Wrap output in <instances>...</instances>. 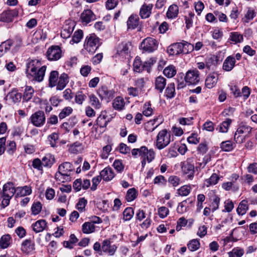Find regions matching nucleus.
<instances>
[{"instance_id": "1", "label": "nucleus", "mask_w": 257, "mask_h": 257, "mask_svg": "<svg viewBox=\"0 0 257 257\" xmlns=\"http://www.w3.org/2000/svg\"><path fill=\"white\" fill-rule=\"evenodd\" d=\"M46 66H41V62L37 59H30L26 64L27 77L33 81L41 82L43 80Z\"/></svg>"}, {"instance_id": "2", "label": "nucleus", "mask_w": 257, "mask_h": 257, "mask_svg": "<svg viewBox=\"0 0 257 257\" xmlns=\"http://www.w3.org/2000/svg\"><path fill=\"white\" fill-rule=\"evenodd\" d=\"M101 44L100 39L94 33H92L86 36L84 48L89 53L93 54Z\"/></svg>"}, {"instance_id": "3", "label": "nucleus", "mask_w": 257, "mask_h": 257, "mask_svg": "<svg viewBox=\"0 0 257 257\" xmlns=\"http://www.w3.org/2000/svg\"><path fill=\"white\" fill-rule=\"evenodd\" d=\"M171 132H168L166 129L160 131L157 137V148L162 150L167 146L171 142Z\"/></svg>"}, {"instance_id": "4", "label": "nucleus", "mask_w": 257, "mask_h": 257, "mask_svg": "<svg viewBox=\"0 0 257 257\" xmlns=\"http://www.w3.org/2000/svg\"><path fill=\"white\" fill-rule=\"evenodd\" d=\"M15 191L14 184L12 182H8L4 185L2 193L3 199L2 202L4 207L9 205L10 199L14 196Z\"/></svg>"}, {"instance_id": "5", "label": "nucleus", "mask_w": 257, "mask_h": 257, "mask_svg": "<svg viewBox=\"0 0 257 257\" xmlns=\"http://www.w3.org/2000/svg\"><path fill=\"white\" fill-rule=\"evenodd\" d=\"M181 171L185 177L192 180L195 173V167L192 159H187L185 161L181 163Z\"/></svg>"}, {"instance_id": "6", "label": "nucleus", "mask_w": 257, "mask_h": 257, "mask_svg": "<svg viewBox=\"0 0 257 257\" xmlns=\"http://www.w3.org/2000/svg\"><path fill=\"white\" fill-rule=\"evenodd\" d=\"M140 47L144 51L151 53L157 50L158 42L154 38L148 37L143 41L141 44Z\"/></svg>"}, {"instance_id": "7", "label": "nucleus", "mask_w": 257, "mask_h": 257, "mask_svg": "<svg viewBox=\"0 0 257 257\" xmlns=\"http://www.w3.org/2000/svg\"><path fill=\"white\" fill-rule=\"evenodd\" d=\"M31 122L36 127H41L46 122V117L44 112L38 110L32 114L30 117Z\"/></svg>"}, {"instance_id": "8", "label": "nucleus", "mask_w": 257, "mask_h": 257, "mask_svg": "<svg viewBox=\"0 0 257 257\" xmlns=\"http://www.w3.org/2000/svg\"><path fill=\"white\" fill-rule=\"evenodd\" d=\"M49 61H57L62 57V50L57 45H53L48 48L46 54Z\"/></svg>"}, {"instance_id": "9", "label": "nucleus", "mask_w": 257, "mask_h": 257, "mask_svg": "<svg viewBox=\"0 0 257 257\" xmlns=\"http://www.w3.org/2000/svg\"><path fill=\"white\" fill-rule=\"evenodd\" d=\"M200 73L197 69L188 71L184 77V79L189 85L196 84L200 80Z\"/></svg>"}, {"instance_id": "10", "label": "nucleus", "mask_w": 257, "mask_h": 257, "mask_svg": "<svg viewBox=\"0 0 257 257\" xmlns=\"http://www.w3.org/2000/svg\"><path fill=\"white\" fill-rule=\"evenodd\" d=\"M97 94L102 100L109 102L114 97V91L108 89L106 86H102L97 90Z\"/></svg>"}, {"instance_id": "11", "label": "nucleus", "mask_w": 257, "mask_h": 257, "mask_svg": "<svg viewBox=\"0 0 257 257\" xmlns=\"http://www.w3.org/2000/svg\"><path fill=\"white\" fill-rule=\"evenodd\" d=\"M139 156L142 159H147V162L150 163L154 159L155 153L153 150H148L146 146H142L140 148Z\"/></svg>"}, {"instance_id": "12", "label": "nucleus", "mask_w": 257, "mask_h": 257, "mask_svg": "<svg viewBox=\"0 0 257 257\" xmlns=\"http://www.w3.org/2000/svg\"><path fill=\"white\" fill-rule=\"evenodd\" d=\"M195 199L188 198L187 199L180 202L177 207V211L178 213L183 214L189 209V207L194 204Z\"/></svg>"}, {"instance_id": "13", "label": "nucleus", "mask_w": 257, "mask_h": 257, "mask_svg": "<svg viewBox=\"0 0 257 257\" xmlns=\"http://www.w3.org/2000/svg\"><path fill=\"white\" fill-rule=\"evenodd\" d=\"M222 59L217 55H211L205 59L206 67L209 70L213 69L216 66L220 64Z\"/></svg>"}, {"instance_id": "14", "label": "nucleus", "mask_w": 257, "mask_h": 257, "mask_svg": "<svg viewBox=\"0 0 257 257\" xmlns=\"http://www.w3.org/2000/svg\"><path fill=\"white\" fill-rule=\"evenodd\" d=\"M153 8V5L152 4H144L141 6L139 12V16L141 19H146L149 18L152 14Z\"/></svg>"}, {"instance_id": "15", "label": "nucleus", "mask_w": 257, "mask_h": 257, "mask_svg": "<svg viewBox=\"0 0 257 257\" xmlns=\"http://www.w3.org/2000/svg\"><path fill=\"white\" fill-rule=\"evenodd\" d=\"M117 246L115 244H111V242L108 239H105L102 243V251L109 255H112L114 254Z\"/></svg>"}, {"instance_id": "16", "label": "nucleus", "mask_w": 257, "mask_h": 257, "mask_svg": "<svg viewBox=\"0 0 257 257\" xmlns=\"http://www.w3.org/2000/svg\"><path fill=\"white\" fill-rule=\"evenodd\" d=\"M17 16L18 12L16 10L4 11L0 14V21L9 23L12 22L14 17Z\"/></svg>"}, {"instance_id": "17", "label": "nucleus", "mask_w": 257, "mask_h": 257, "mask_svg": "<svg viewBox=\"0 0 257 257\" xmlns=\"http://www.w3.org/2000/svg\"><path fill=\"white\" fill-rule=\"evenodd\" d=\"M22 95L21 93L18 92L16 89H13L9 92L5 97L6 100H10L11 102L16 103L21 101Z\"/></svg>"}, {"instance_id": "18", "label": "nucleus", "mask_w": 257, "mask_h": 257, "mask_svg": "<svg viewBox=\"0 0 257 257\" xmlns=\"http://www.w3.org/2000/svg\"><path fill=\"white\" fill-rule=\"evenodd\" d=\"M183 44L182 43H176L169 46L167 48V52L170 55H177L183 53Z\"/></svg>"}, {"instance_id": "19", "label": "nucleus", "mask_w": 257, "mask_h": 257, "mask_svg": "<svg viewBox=\"0 0 257 257\" xmlns=\"http://www.w3.org/2000/svg\"><path fill=\"white\" fill-rule=\"evenodd\" d=\"M140 24V19L138 15L132 14L128 18L126 22L127 28L128 30H134L137 28Z\"/></svg>"}, {"instance_id": "20", "label": "nucleus", "mask_w": 257, "mask_h": 257, "mask_svg": "<svg viewBox=\"0 0 257 257\" xmlns=\"http://www.w3.org/2000/svg\"><path fill=\"white\" fill-rule=\"evenodd\" d=\"M216 75L217 74L214 72L207 75L205 81V85L207 88L211 89L216 85L218 81V77Z\"/></svg>"}, {"instance_id": "21", "label": "nucleus", "mask_w": 257, "mask_h": 257, "mask_svg": "<svg viewBox=\"0 0 257 257\" xmlns=\"http://www.w3.org/2000/svg\"><path fill=\"white\" fill-rule=\"evenodd\" d=\"M58 170L62 174L70 176V173L74 170V168L71 163L66 162L59 165Z\"/></svg>"}, {"instance_id": "22", "label": "nucleus", "mask_w": 257, "mask_h": 257, "mask_svg": "<svg viewBox=\"0 0 257 257\" xmlns=\"http://www.w3.org/2000/svg\"><path fill=\"white\" fill-rule=\"evenodd\" d=\"M235 63V58L232 56H228L224 60L222 69L226 71H230L234 68Z\"/></svg>"}, {"instance_id": "23", "label": "nucleus", "mask_w": 257, "mask_h": 257, "mask_svg": "<svg viewBox=\"0 0 257 257\" xmlns=\"http://www.w3.org/2000/svg\"><path fill=\"white\" fill-rule=\"evenodd\" d=\"M35 249V243L31 239H26L22 243L21 250L23 252L29 253Z\"/></svg>"}, {"instance_id": "24", "label": "nucleus", "mask_w": 257, "mask_h": 257, "mask_svg": "<svg viewBox=\"0 0 257 257\" xmlns=\"http://www.w3.org/2000/svg\"><path fill=\"white\" fill-rule=\"evenodd\" d=\"M107 117L106 112H101L96 120V124L100 127H106L108 123L110 121L109 119Z\"/></svg>"}, {"instance_id": "25", "label": "nucleus", "mask_w": 257, "mask_h": 257, "mask_svg": "<svg viewBox=\"0 0 257 257\" xmlns=\"http://www.w3.org/2000/svg\"><path fill=\"white\" fill-rule=\"evenodd\" d=\"M100 175L105 181H110L114 177V172L110 167L105 168L100 172Z\"/></svg>"}, {"instance_id": "26", "label": "nucleus", "mask_w": 257, "mask_h": 257, "mask_svg": "<svg viewBox=\"0 0 257 257\" xmlns=\"http://www.w3.org/2000/svg\"><path fill=\"white\" fill-rule=\"evenodd\" d=\"M81 19L83 23L88 24L95 19L94 15L90 10H84L81 15Z\"/></svg>"}, {"instance_id": "27", "label": "nucleus", "mask_w": 257, "mask_h": 257, "mask_svg": "<svg viewBox=\"0 0 257 257\" xmlns=\"http://www.w3.org/2000/svg\"><path fill=\"white\" fill-rule=\"evenodd\" d=\"M166 85V79L163 76L157 77L155 81V89L159 91L162 92L165 86Z\"/></svg>"}, {"instance_id": "28", "label": "nucleus", "mask_w": 257, "mask_h": 257, "mask_svg": "<svg viewBox=\"0 0 257 257\" xmlns=\"http://www.w3.org/2000/svg\"><path fill=\"white\" fill-rule=\"evenodd\" d=\"M42 160L44 167L48 168H50L55 162L54 156L51 154H46Z\"/></svg>"}, {"instance_id": "29", "label": "nucleus", "mask_w": 257, "mask_h": 257, "mask_svg": "<svg viewBox=\"0 0 257 257\" xmlns=\"http://www.w3.org/2000/svg\"><path fill=\"white\" fill-rule=\"evenodd\" d=\"M178 13V7L176 5L173 4L169 7L166 16L168 19H173L177 17Z\"/></svg>"}, {"instance_id": "30", "label": "nucleus", "mask_w": 257, "mask_h": 257, "mask_svg": "<svg viewBox=\"0 0 257 257\" xmlns=\"http://www.w3.org/2000/svg\"><path fill=\"white\" fill-rule=\"evenodd\" d=\"M68 83V75L65 73H62L59 77L58 82L57 85V89L60 90L63 89Z\"/></svg>"}, {"instance_id": "31", "label": "nucleus", "mask_w": 257, "mask_h": 257, "mask_svg": "<svg viewBox=\"0 0 257 257\" xmlns=\"http://www.w3.org/2000/svg\"><path fill=\"white\" fill-rule=\"evenodd\" d=\"M12 242V238L9 234L3 235L0 238V247L2 249L8 248Z\"/></svg>"}, {"instance_id": "32", "label": "nucleus", "mask_w": 257, "mask_h": 257, "mask_svg": "<svg viewBox=\"0 0 257 257\" xmlns=\"http://www.w3.org/2000/svg\"><path fill=\"white\" fill-rule=\"evenodd\" d=\"M34 93V90L32 86H26L23 95L24 101L28 102L31 100Z\"/></svg>"}, {"instance_id": "33", "label": "nucleus", "mask_w": 257, "mask_h": 257, "mask_svg": "<svg viewBox=\"0 0 257 257\" xmlns=\"http://www.w3.org/2000/svg\"><path fill=\"white\" fill-rule=\"evenodd\" d=\"M59 78V73L57 71H52L51 72L49 78V85L51 87H53L57 85V82Z\"/></svg>"}, {"instance_id": "34", "label": "nucleus", "mask_w": 257, "mask_h": 257, "mask_svg": "<svg viewBox=\"0 0 257 257\" xmlns=\"http://www.w3.org/2000/svg\"><path fill=\"white\" fill-rule=\"evenodd\" d=\"M175 94V86L174 83H171L168 85L165 90V96L168 98H172Z\"/></svg>"}, {"instance_id": "35", "label": "nucleus", "mask_w": 257, "mask_h": 257, "mask_svg": "<svg viewBox=\"0 0 257 257\" xmlns=\"http://www.w3.org/2000/svg\"><path fill=\"white\" fill-rule=\"evenodd\" d=\"M219 176L216 173H213L210 177L205 180V184L207 187L216 185L219 180Z\"/></svg>"}, {"instance_id": "36", "label": "nucleus", "mask_w": 257, "mask_h": 257, "mask_svg": "<svg viewBox=\"0 0 257 257\" xmlns=\"http://www.w3.org/2000/svg\"><path fill=\"white\" fill-rule=\"evenodd\" d=\"M200 243L199 239H193L187 243L188 248L191 251H194L199 248Z\"/></svg>"}, {"instance_id": "37", "label": "nucleus", "mask_w": 257, "mask_h": 257, "mask_svg": "<svg viewBox=\"0 0 257 257\" xmlns=\"http://www.w3.org/2000/svg\"><path fill=\"white\" fill-rule=\"evenodd\" d=\"M112 105L115 109H122L124 106V101L123 99L120 96L116 97L113 100Z\"/></svg>"}, {"instance_id": "38", "label": "nucleus", "mask_w": 257, "mask_h": 257, "mask_svg": "<svg viewBox=\"0 0 257 257\" xmlns=\"http://www.w3.org/2000/svg\"><path fill=\"white\" fill-rule=\"evenodd\" d=\"M232 120L230 118H227L225 121H223L219 125L218 128L216 130L220 133H226L228 131V127L230 126Z\"/></svg>"}, {"instance_id": "39", "label": "nucleus", "mask_w": 257, "mask_h": 257, "mask_svg": "<svg viewBox=\"0 0 257 257\" xmlns=\"http://www.w3.org/2000/svg\"><path fill=\"white\" fill-rule=\"evenodd\" d=\"M248 209V206L247 201L245 200L241 201L236 209V211L238 215H243L246 213L247 210Z\"/></svg>"}, {"instance_id": "40", "label": "nucleus", "mask_w": 257, "mask_h": 257, "mask_svg": "<svg viewBox=\"0 0 257 257\" xmlns=\"http://www.w3.org/2000/svg\"><path fill=\"white\" fill-rule=\"evenodd\" d=\"M235 147V144L230 141L223 142L220 144V148L225 152L232 151Z\"/></svg>"}, {"instance_id": "41", "label": "nucleus", "mask_w": 257, "mask_h": 257, "mask_svg": "<svg viewBox=\"0 0 257 257\" xmlns=\"http://www.w3.org/2000/svg\"><path fill=\"white\" fill-rule=\"evenodd\" d=\"M133 65L135 71L141 72L144 71L143 63L142 62L140 57L138 56L136 57Z\"/></svg>"}, {"instance_id": "42", "label": "nucleus", "mask_w": 257, "mask_h": 257, "mask_svg": "<svg viewBox=\"0 0 257 257\" xmlns=\"http://www.w3.org/2000/svg\"><path fill=\"white\" fill-rule=\"evenodd\" d=\"M137 196V191L134 188L129 189L125 195V200L128 202H131L135 200Z\"/></svg>"}, {"instance_id": "43", "label": "nucleus", "mask_w": 257, "mask_h": 257, "mask_svg": "<svg viewBox=\"0 0 257 257\" xmlns=\"http://www.w3.org/2000/svg\"><path fill=\"white\" fill-rule=\"evenodd\" d=\"M83 36V32L81 30H78L75 31L73 35L70 43L73 44L74 43H79L82 39Z\"/></svg>"}, {"instance_id": "44", "label": "nucleus", "mask_w": 257, "mask_h": 257, "mask_svg": "<svg viewBox=\"0 0 257 257\" xmlns=\"http://www.w3.org/2000/svg\"><path fill=\"white\" fill-rule=\"evenodd\" d=\"M163 73L167 77L172 78L176 74V70L174 66L170 65L164 69Z\"/></svg>"}, {"instance_id": "45", "label": "nucleus", "mask_w": 257, "mask_h": 257, "mask_svg": "<svg viewBox=\"0 0 257 257\" xmlns=\"http://www.w3.org/2000/svg\"><path fill=\"white\" fill-rule=\"evenodd\" d=\"M229 257H241L244 253V250L240 247L234 248L231 251L228 253Z\"/></svg>"}, {"instance_id": "46", "label": "nucleus", "mask_w": 257, "mask_h": 257, "mask_svg": "<svg viewBox=\"0 0 257 257\" xmlns=\"http://www.w3.org/2000/svg\"><path fill=\"white\" fill-rule=\"evenodd\" d=\"M252 130V127L245 123L241 122L240 124L239 127L237 129V133H240L241 135L243 133H248L251 132Z\"/></svg>"}, {"instance_id": "47", "label": "nucleus", "mask_w": 257, "mask_h": 257, "mask_svg": "<svg viewBox=\"0 0 257 257\" xmlns=\"http://www.w3.org/2000/svg\"><path fill=\"white\" fill-rule=\"evenodd\" d=\"M73 111V109L70 106L64 107L59 113V118L60 119H62L67 116L70 115Z\"/></svg>"}, {"instance_id": "48", "label": "nucleus", "mask_w": 257, "mask_h": 257, "mask_svg": "<svg viewBox=\"0 0 257 257\" xmlns=\"http://www.w3.org/2000/svg\"><path fill=\"white\" fill-rule=\"evenodd\" d=\"M134 214L133 208L128 207L126 208L123 212V219L125 221L130 220Z\"/></svg>"}, {"instance_id": "49", "label": "nucleus", "mask_w": 257, "mask_h": 257, "mask_svg": "<svg viewBox=\"0 0 257 257\" xmlns=\"http://www.w3.org/2000/svg\"><path fill=\"white\" fill-rule=\"evenodd\" d=\"M230 40L235 43H237L241 42L243 38L242 35L238 32H232L230 33Z\"/></svg>"}, {"instance_id": "50", "label": "nucleus", "mask_w": 257, "mask_h": 257, "mask_svg": "<svg viewBox=\"0 0 257 257\" xmlns=\"http://www.w3.org/2000/svg\"><path fill=\"white\" fill-rule=\"evenodd\" d=\"M90 102L92 106L96 109H98L101 107V103L99 99L93 94H91L89 96Z\"/></svg>"}, {"instance_id": "51", "label": "nucleus", "mask_w": 257, "mask_h": 257, "mask_svg": "<svg viewBox=\"0 0 257 257\" xmlns=\"http://www.w3.org/2000/svg\"><path fill=\"white\" fill-rule=\"evenodd\" d=\"M222 187L226 191L233 190L234 191H235L238 189V186L234 184L233 181L223 183L222 184Z\"/></svg>"}, {"instance_id": "52", "label": "nucleus", "mask_w": 257, "mask_h": 257, "mask_svg": "<svg viewBox=\"0 0 257 257\" xmlns=\"http://www.w3.org/2000/svg\"><path fill=\"white\" fill-rule=\"evenodd\" d=\"M131 47V43L122 42L119 46V51L121 54L123 53L124 54H127L130 52V49Z\"/></svg>"}, {"instance_id": "53", "label": "nucleus", "mask_w": 257, "mask_h": 257, "mask_svg": "<svg viewBox=\"0 0 257 257\" xmlns=\"http://www.w3.org/2000/svg\"><path fill=\"white\" fill-rule=\"evenodd\" d=\"M42 205L40 201L34 202L31 207L32 213L34 215L38 214L41 211Z\"/></svg>"}, {"instance_id": "54", "label": "nucleus", "mask_w": 257, "mask_h": 257, "mask_svg": "<svg viewBox=\"0 0 257 257\" xmlns=\"http://www.w3.org/2000/svg\"><path fill=\"white\" fill-rule=\"evenodd\" d=\"M32 166L34 168L38 170L41 172V173L43 171V164L42 163V160H41L39 158L34 159L32 162Z\"/></svg>"}, {"instance_id": "55", "label": "nucleus", "mask_w": 257, "mask_h": 257, "mask_svg": "<svg viewBox=\"0 0 257 257\" xmlns=\"http://www.w3.org/2000/svg\"><path fill=\"white\" fill-rule=\"evenodd\" d=\"M195 15L192 12H190L188 16L185 17L186 27L187 29H190L193 26V19L194 18Z\"/></svg>"}, {"instance_id": "56", "label": "nucleus", "mask_w": 257, "mask_h": 257, "mask_svg": "<svg viewBox=\"0 0 257 257\" xmlns=\"http://www.w3.org/2000/svg\"><path fill=\"white\" fill-rule=\"evenodd\" d=\"M191 187L188 185H184L181 187L178 190V193L182 196H187L190 192Z\"/></svg>"}, {"instance_id": "57", "label": "nucleus", "mask_w": 257, "mask_h": 257, "mask_svg": "<svg viewBox=\"0 0 257 257\" xmlns=\"http://www.w3.org/2000/svg\"><path fill=\"white\" fill-rule=\"evenodd\" d=\"M102 223L101 219L96 216H92L90 217L88 221L85 222L82 225H93L95 223Z\"/></svg>"}, {"instance_id": "58", "label": "nucleus", "mask_w": 257, "mask_h": 257, "mask_svg": "<svg viewBox=\"0 0 257 257\" xmlns=\"http://www.w3.org/2000/svg\"><path fill=\"white\" fill-rule=\"evenodd\" d=\"M55 178L57 181H59L61 182H65V181H70L71 178L69 175L65 176V174H62L58 171L56 173L55 175Z\"/></svg>"}, {"instance_id": "59", "label": "nucleus", "mask_w": 257, "mask_h": 257, "mask_svg": "<svg viewBox=\"0 0 257 257\" xmlns=\"http://www.w3.org/2000/svg\"><path fill=\"white\" fill-rule=\"evenodd\" d=\"M184 75L183 73H180L177 75V88L181 89L184 88L186 86V81H184Z\"/></svg>"}, {"instance_id": "60", "label": "nucleus", "mask_w": 257, "mask_h": 257, "mask_svg": "<svg viewBox=\"0 0 257 257\" xmlns=\"http://www.w3.org/2000/svg\"><path fill=\"white\" fill-rule=\"evenodd\" d=\"M48 139L50 142L51 146L54 148L56 146V143L59 139V136L57 133H53L48 136Z\"/></svg>"}, {"instance_id": "61", "label": "nucleus", "mask_w": 257, "mask_h": 257, "mask_svg": "<svg viewBox=\"0 0 257 257\" xmlns=\"http://www.w3.org/2000/svg\"><path fill=\"white\" fill-rule=\"evenodd\" d=\"M156 62V60L154 58H151L143 63L144 70L150 71V68Z\"/></svg>"}, {"instance_id": "62", "label": "nucleus", "mask_w": 257, "mask_h": 257, "mask_svg": "<svg viewBox=\"0 0 257 257\" xmlns=\"http://www.w3.org/2000/svg\"><path fill=\"white\" fill-rule=\"evenodd\" d=\"M151 103L150 102H146L144 105V110L143 113L146 116H150L153 113V109L151 107Z\"/></svg>"}, {"instance_id": "63", "label": "nucleus", "mask_w": 257, "mask_h": 257, "mask_svg": "<svg viewBox=\"0 0 257 257\" xmlns=\"http://www.w3.org/2000/svg\"><path fill=\"white\" fill-rule=\"evenodd\" d=\"M14 45L13 49V52H16L19 50V49L23 46L22 39L20 37L16 38L14 41H13V44Z\"/></svg>"}, {"instance_id": "64", "label": "nucleus", "mask_w": 257, "mask_h": 257, "mask_svg": "<svg viewBox=\"0 0 257 257\" xmlns=\"http://www.w3.org/2000/svg\"><path fill=\"white\" fill-rule=\"evenodd\" d=\"M16 150V143L13 141L8 142L7 151L10 155H13Z\"/></svg>"}]
</instances>
